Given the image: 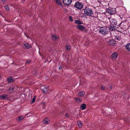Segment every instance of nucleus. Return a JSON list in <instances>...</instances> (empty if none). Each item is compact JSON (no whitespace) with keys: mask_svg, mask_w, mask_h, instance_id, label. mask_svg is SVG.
<instances>
[{"mask_svg":"<svg viewBox=\"0 0 130 130\" xmlns=\"http://www.w3.org/2000/svg\"><path fill=\"white\" fill-rule=\"evenodd\" d=\"M85 14L87 16H91L93 13V11L91 8L86 7L84 9Z\"/></svg>","mask_w":130,"mask_h":130,"instance_id":"obj_1","label":"nucleus"},{"mask_svg":"<svg viewBox=\"0 0 130 130\" xmlns=\"http://www.w3.org/2000/svg\"><path fill=\"white\" fill-rule=\"evenodd\" d=\"M111 109L110 107H105L104 110V114L106 116H108L111 114Z\"/></svg>","mask_w":130,"mask_h":130,"instance_id":"obj_2","label":"nucleus"},{"mask_svg":"<svg viewBox=\"0 0 130 130\" xmlns=\"http://www.w3.org/2000/svg\"><path fill=\"white\" fill-rule=\"evenodd\" d=\"M99 31L102 35H105L107 33L108 30L106 27H100L99 30Z\"/></svg>","mask_w":130,"mask_h":130,"instance_id":"obj_3","label":"nucleus"},{"mask_svg":"<svg viewBox=\"0 0 130 130\" xmlns=\"http://www.w3.org/2000/svg\"><path fill=\"white\" fill-rule=\"evenodd\" d=\"M75 7L79 10H81L83 7V4L77 2L75 4Z\"/></svg>","mask_w":130,"mask_h":130,"instance_id":"obj_4","label":"nucleus"},{"mask_svg":"<svg viewBox=\"0 0 130 130\" xmlns=\"http://www.w3.org/2000/svg\"><path fill=\"white\" fill-rule=\"evenodd\" d=\"M72 2V0H63V4L66 6H68L70 5Z\"/></svg>","mask_w":130,"mask_h":130,"instance_id":"obj_5","label":"nucleus"},{"mask_svg":"<svg viewBox=\"0 0 130 130\" xmlns=\"http://www.w3.org/2000/svg\"><path fill=\"white\" fill-rule=\"evenodd\" d=\"M118 56V53L116 52L113 53L111 56V58L113 60L116 59Z\"/></svg>","mask_w":130,"mask_h":130,"instance_id":"obj_6","label":"nucleus"},{"mask_svg":"<svg viewBox=\"0 0 130 130\" xmlns=\"http://www.w3.org/2000/svg\"><path fill=\"white\" fill-rule=\"evenodd\" d=\"M115 41L113 40H110L108 42V44L110 46L114 45L115 43Z\"/></svg>","mask_w":130,"mask_h":130,"instance_id":"obj_7","label":"nucleus"},{"mask_svg":"<svg viewBox=\"0 0 130 130\" xmlns=\"http://www.w3.org/2000/svg\"><path fill=\"white\" fill-rule=\"evenodd\" d=\"M41 88L43 89V92L44 93H46L48 89V87L45 86H42L41 87Z\"/></svg>","mask_w":130,"mask_h":130,"instance_id":"obj_8","label":"nucleus"},{"mask_svg":"<svg viewBox=\"0 0 130 130\" xmlns=\"http://www.w3.org/2000/svg\"><path fill=\"white\" fill-rule=\"evenodd\" d=\"M76 28L80 30H82L85 29L84 27L82 25H78L76 26Z\"/></svg>","mask_w":130,"mask_h":130,"instance_id":"obj_9","label":"nucleus"},{"mask_svg":"<svg viewBox=\"0 0 130 130\" xmlns=\"http://www.w3.org/2000/svg\"><path fill=\"white\" fill-rule=\"evenodd\" d=\"M56 4L58 6H63V5L61 3V0H54Z\"/></svg>","mask_w":130,"mask_h":130,"instance_id":"obj_10","label":"nucleus"},{"mask_svg":"<svg viewBox=\"0 0 130 130\" xmlns=\"http://www.w3.org/2000/svg\"><path fill=\"white\" fill-rule=\"evenodd\" d=\"M24 48H29L31 47V45L28 43H26L23 45Z\"/></svg>","mask_w":130,"mask_h":130,"instance_id":"obj_11","label":"nucleus"},{"mask_svg":"<svg viewBox=\"0 0 130 130\" xmlns=\"http://www.w3.org/2000/svg\"><path fill=\"white\" fill-rule=\"evenodd\" d=\"M85 94V92L83 91H82L78 93V96L83 97Z\"/></svg>","mask_w":130,"mask_h":130,"instance_id":"obj_12","label":"nucleus"},{"mask_svg":"<svg viewBox=\"0 0 130 130\" xmlns=\"http://www.w3.org/2000/svg\"><path fill=\"white\" fill-rule=\"evenodd\" d=\"M7 80L8 82H11L14 81V79L11 76H9L7 79Z\"/></svg>","mask_w":130,"mask_h":130,"instance_id":"obj_13","label":"nucleus"},{"mask_svg":"<svg viewBox=\"0 0 130 130\" xmlns=\"http://www.w3.org/2000/svg\"><path fill=\"white\" fill-rule=\"evenodd\" d=\"M126 48L130 52V43H127L125 46Z\"/></svg>","mask_w":130,"mask_h":130,"instance_id":"obj_14","label":"nucleus"},{"mask_svg":"<svg viewBox=\"0 0 130 130\" xmlns=\"http://www.w3.org/2000/svg\"><path fill=\"white\" fill-rule=\"evenodd\" d=\"M7 96V95L4 94L0 96V98L1 99L4 100L6 98Z\"/></svg>","mask_w":130,"mask_h":130,"instance_id":"obj_15","label":"nucleus"},{"mask_svg":"<svg viewBox=\"0 0 130 130\" xmlns=\"http://www.w3.org/2000/svg\"><path fill=\"white\" fill-rule=\"evenodd\" d=\"M44 122L46 124H47L50 122V121L48 118H46L44 119Z\"/></svg>","mask_w":130,"mask_h":130,"instance_id":"obj_16","label":"nucleus"},{"mask_svg":"<svg viewBox=\"0 0 130 130\" xmlns=\"http://www.w3.org/2000/svg\"><path fill=\"white\" fill-rule=\"evenodd\" d=\"M86 105L85 104H83L80 106V107L83 110H84L86 109Z\"/></svg>","mask_w":130,"mask_h":130,"instance_id":"obj_17","label":"nucleus"},{"mask_svg":"<svg viewBox=\"0 0 130 130\" xmlns=\"http://www.w3.org/2000/svg\"><path fill=\"white\" fill-rule=\"evenodd\" d=\"M75 23L77 24H82V22L79 20H76L75 21Z\"/></svg>","mask_w":130,"mask_h":130,"instance_id":"obj_18","label":"nucleus"},{"mask_svg":"<svg viewBox=\"0 0 130 130\" xmlns=\"http://www.w3.org/2000/svg\"><path fill=\"white\" fill-rule=\"evenodd\" d=\"M111 22L113 24L115 25H117V22L114 19H111Z\"/></svg>","mask_w":130,"mask_h":130,"instance_id":"obj_19","label":"nucleus"},{"mask_svg":"<svg viewBox=\"0 0 130 130\" xmlns=\"http://www.w3.org/2000/svg\"><path fill=\"white\" fill-rule=\"evenodd\" d=\"M66 49L68 51H69L71 48V47L69 45L67 44L66 45Z\"/></svg>","mask_w":130,"mask_h":130,"instance_id":"obj_20","label":"nucleus"},{"mask_svg":"<svg viewBox=\"0 0 130 130\" xmlns=\"http://www.w3.org/2000/svg\"><path fill=\"white\" fill-rule=\"evenodd\" d=\"M77 123L78 125V126L79 127H81L82 126V123L80 121H78L77 122Z\"/></svg>","mask_w":130,"mask_h":130,"instance_id":"obj_21","label":"nucleus"},{"mask_svg":"<svg viewBox=\"0 0 130 130\" xmlns=\"http://www.w3.org/2000/svg\"><path fill=\"white\" fill-rule=\"evenodd\" d=\"M24 116H20L18 118L19 121H20L22 120L23 119H24Z\"/></svg>","mask_w":130,"mask_h":130,"instance_id":"obj_22","label":"nucleus"},{"mask_svg":"<svg viewBox=\"0 0 130 130\" xmlns=\"http://www.w3.org/2000/svg\"><path fill=\"white\" fill-rule=\"evenodd\" d=\"M53 40H57L58 39V37L56 36L53 35L52 37Z\"/></svg>","mask_w":130,"mask_h":130,"instance_id":"obj_23","label":"nucleus"},{"mask_svg":"<svg viewBox=\"0 0 130 130\" xmlns=\"http://www.w3.org/2000/svg\"><path fill=\"white\" fill-rule=\"evenodd\" d=\"M5 8L7 10H9V6L7 5H6L4 6Z\"/></svg>","mask_w":130,"mask_h":130,"instance_id":"obj_24","label":"nucleus"},{"mask_svg":"<svg viewBox=\"0 0 130 130\" xmlns=\"http://www.w3.org/2000/svg\"><path fill=\"white\" fill-rule=\"evenodd\" d=\"M36 99V96H34L33 98V99L31 101V103H34Z\"/></svg>","mask_w":130,"mask_h":130,"instance_id":"obj_25","label":"nucleus"},{"mask_svg":"<svg viewBox=\"0 0 130 130\" xmlns=\"http://www.w3.org/2000/svg\"><path fill=\"white\" fill-rule=\"evenodd\" d=\"M75 100L77 102H80L82 101L79 98H76L75 99Z\"/></svg>","mask_w":130,"mask_h":130,"instance_id":"obj_26","label":"nucleus"},{"mask_svg":"<svg viewBox=\"0 0 130 130\" xmlns=\"http://www.w3.org/2000/svg\"><path fill=\"white\" fill-rule=\"evenodd\" d=\"M69 19L70 21L72 22L73 21V19L72 17L71 16H70L69 17Z\"/></svg>","mask_w":130,"mask_h":130,"instance_id":"obj_27","label":"nucleus"},{"mask_svg":"<svg viewBox=\"0 0 130 130\" xmlns=\"http://www.w3.org/2000/svg\"><path fill=\"white\" fill-rule=\"evenodd\" d=\"M101 89L102 90H104L105 89V87L104 86L102 85L101 86Z\"/></svg>","mask_w":130,"mask_h":130,"instance_id":"obj_28","label":"nucleus"},{"mask_svg":"<svg viewBox=\"0 0 130 130\" xmlns=\"http://www.w3.org/2000/svg\"><path fill=\"white\" fill-rule=\"evenodd\" d=\"M14 88H10L9 89V90L10 91L11 90L12 91H13L14 90Z\"/></svg>","mask_w":130,"mask_h":130,"instance_id":"obj_29","label":"nucleus"},{"mask_svg":"<svg viewBox=\"0 0 130 130\" xmlns=\"http://www.w3.org/2000/svg\"><path fill=\"white\" fill-rule=\"evenodd\" d=\"M66 116L67 117H69V115L67 113H66Z\"/></svg>","mask_w":130,"mask_h":130,"instance_id":"obj_30","label":"nucleus"},{"mask_svg":"<svg viewBox=\"0 0 130 130\" xmlns=\"http://www.w3.org/2000/svg\"><path fill=\"white\" fill-rule=\"evenodd\" d=\"M30 62V61L29 60H27L26 62V63H29Z\"/></svg>","mask_w":130,"mask_h":130,"instance_id":"obj_31","label":"nucleus"},{"mask_svg":"<svg viewBox=\"0 0 130 130\" xmlns=\"http://www.w3.org/2000/svg\"><path fill=\"white\" fill-rule=\"evenodd\" d=\"M59 69L60 70L62 68V67L61 66L59 67Z\"/></svg>","mask_w":130,"mask_h":130,"instance_id":"obj_32","label":"nucleus"},{"mask_svg":"<svg viewBox=\"0 0 130 130\" xmlns=\"http://www.w3.org/2000/svg\"><path fill=\"white\" fill-rule=\"evenodd\" d=\"M6 1V0H2V1L3 2H5Z\"/></svg>","mask_w":130,"mask_h":130,"instance_id":"obj_33","label":"nucleus"},{"mask_svg":"<svg viewBox=\"0 0 130 130\" xmlns=\"http://www.w3.org/2000/svg\"><path fill=\"white\" fill-rule=\"evenodd\" d=\"M109 89H111L112 88V87H111V86H110V87H109Z\"/></svg>","mask_w":130,"mask_h":130,"instance_id":"obj_34","label":"nucleus"},{"mask_svg":"<svg viewBox=\"0 0 130 130\" xmlns=\"http://www.w3.org/2000/svg\"><path fill=\"white\" fill-rule=\"evenodd\" d=\"M42 104H43V105L44 104V102H43L42 103Z\"/></svg>","mask_w":130,"mask_h":130,"instance_id":"obj_35","label":"nucleus"},{"mask_svg":"<svg viewBox=\"0 0 130 130\" xmlns=\"http://www.w3.org/2000/svg\"><path fill=\"white\" fill-rule=\"evenodd\" d=\"M27 115H28V114H26V115L27 116Z\"/></svg>","mask_w":130,"mask_h":130,"instance_id":"obj_36","label":"nucleus"}]
</instances>
